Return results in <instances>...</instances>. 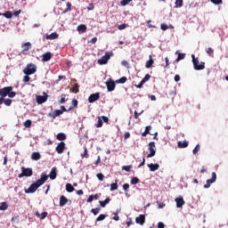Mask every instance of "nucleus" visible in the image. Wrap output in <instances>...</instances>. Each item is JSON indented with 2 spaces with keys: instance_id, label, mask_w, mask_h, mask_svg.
I'll return each instance as SVG.
<instances>
[{
  "instance_id": "f257e3e1",
  "label": "nucleus",
  "mask_w": 228,
  "mask_h": 228,
  "mask_svg": "<svg viewBox=\"0 0 228 228\" xmlns=\"http://www.w3.org/2000/svg\"><path fill=\"white\" fill-rule=\"evenodd\" d=\"M8 97V99H4L5 97ZM17 95L16 92H13V86H6L0 89V105L5 104L6 106H12V101L11 99H13Z\"/></svg>"
},
{
  "instance_id": "f03ea898",
  "label": "nucleus",
  "mask_w": 228,
  "mask_h": 228,
  "mask_svg": "<svg viewBox=\"0 0 228 228\" xmlns=\"http://www.w3.org/2000/svg\"><path fill=\"white\" fill-rule=\"evenodd\" d=\"M48 179L49 176L45 173H42L40 179L32 183L28 189H25V193H35V191H37Z\"/></svg>"
},
{
  "instance_id": "7ed1b4c3",
  "label": "nucleus",
  "mask_w": 228,
  "mask_h": 228,
  "mask_svg": "<svg viewBox=\"0 0 228 228\" xmlns=\"http://www.w3.org/2000/svg\"><path fill=\"white\" fill-rule=\"evenodd\" d=\"M192 58V63L195 70H204L206 69V63L205 62H200L199 64V59L195 58V55H191Z\"/></svg>"
},
{
  "instance_id": "20e7f679",
  "label": "nucleus",
  "mask_w": 228,
  "mask_h": 228,
  "mask_svg": "<svg viewBox=\"0 0 228 228\" xmlns=\"http://www.w3.org/2000/svg\"><path fill=\"white\" fill-rule=\"evenodd\" d=\"M37 72V65L33 63H28L26 68L23 69V73L26 74V76H31Z\"/></svg>"
},
{
  "instance_id": "39448f33",
  "label": "nucleus",
  "mask_w": 228,
  "mask_h": 228,
  "mask_svg": "<svg viewBox=\"0 0 228 228\" xmlns=\"http://www.w3.org/2000/svg\"><path fill=\"white\" fill-rule=\"evenodd\" d=\"M33 175V169L31 167H21V173L18 175V177H31Z\"/></svg>"
},
{
  "instance_id": "423d86ee",
  "label": "nucleus",
  "mask_w": 228,
  "mask_h": 228,
  "mask_svg": "<svg viewBox=\"0 0 228 228\" xmlns=\"http://www.w3.org/2000/svg\"><path fill=\"white\" fill-rule=\"evenodd\" d=\"M111 56H113V52H106L105 54L98 60L99 65H106Z\"/></svg>"
},
{
  "instance_id": "0eeeda50",
  "label": "nucleus",
  "mask_w": 228,
  "mask_h": 228,
  "mask_svg": "<svg viewBox=\"0 0 228 228\" xmlns=\"http://www.w3.org/2000/svg\"><path fill=\"white\" fill-rule=\"evenodd\" d=\"M148 146V151L150 153L147 155V158H154V156H156V142H149Z\"/></svg>"
},
{
  "instance_id": "6e6552de",
  "label": "nucleus",
  "mask_w": 228,
  "mask_h": 228,
  "mask_svg": "<svg viewBox=\"0 0 228 228\" xmlns=\"http://www.w3.org/2000/svg\"><path fill=\"white\" fill-rule=\"evenodd\" d=\"M43 95H37V104H44V102H47V99L49 97V95H47V93L44 92L43 93Z\"/></svg>"
},
{
  "instance_id": "1a4fd4ad",
  "label": "nucleus",
  "mask_w": 228,
  "mask_h": 228,
  "mask_svg": "<svg viewBox=\"0 0 228 228\" xmlns=\"http://www.w3.org/2000/svg\"><path fill=\"white\" fill-rule=\"evenodd\" d=\"M216 173L213 172L211 179L207 180V184L204 185V188L205 189L210 188L211 184H213V183H216Z\"/></svg>"
},
{
  "instance_id": "9d476101",
  "label": "nucleus",
  "mask_w": 228,
  "mask_h": 228,
  "mask_svg": "<svg viewBox=\"0 0 228 228\" xmlns=\"http://www.w3.org/2000/svg\"><path fill=\"white\" fill-rule=\"evenodd\" d=\"M65 149H66L65 142H61L56 146L55 151H56L57 154H63V152H65Z\"/></svg>"
},
{
  "instance_id": "9b49d317",
  "label": "nucleus",
  "mask_w": 228,
  "mask_h": 228,
  "mask_svg": "<svg viewBox=\"0 0 228 228\" xmlns=\"http://www.w3.org/2000/svg\"><path fill=\"white\" fill-rule=\"evenodd\" d=\"M99 99H101V94L99 93H95L89 96L88 101L93 103L95 102V101H99Z\"/></svg>"
},
{
  "instance_id": "f8f14e48",
  "label": "nucleus",
  "mask_w": 228,
  "mask_h": 228,
  "mask_svg": "<svg viewBox=\"0 0 228 228\" xmlns=\"http://www.w3.org/2000/svg\"><path fill=\"white\" fill-rule=\"evenodd\" d=\"M21 47H22V51H21L22 54H26L27 53L29 52V49H31V43L27 42L23 44Z\"/></svg>"
},
{
  "instance_id": "ddd939ff",
  "label": "nucleus",
  "mask_w": 228,
  "mask_h": 228,
  "mask_svg": "<svg viewBox=\"0 0 228 228\" xmlns=\"http://www.w3.org/2000/svg\"><path fill=\"white\" fill-rule=\"evenodd\" d=\"M68 203H69V199H67V197H65L64 195H61L60 197L59 206L61 208H63V206H66Z\"/></svg>"
},
{
  "instance_id": "4468645a",
  "label": "nucleus",
  "mask_w": 228,
  "mask_h": 228,
  "mask_svg": "<svg viewBox=\"0 0 228 228\" xmlns=\"http://www.w3.org/2000/svg\"><path fill=\"white\" fill-rule=\"evenodd\" d=\"M148 168L150 169V172H156V170H159V164L158 163L148 164Z\"/></svg>"
},
{
  "instance_id": "2eb2a0df",
  "label": "nucleus",
  "mask_w": 228,
  "mask_h": 228,
  "mask_svg": "<svg viewBox=\"0 0 228 228\" xmlns=\"http://www.w3.org/2000/svg\"><path fill=\"white\" fill-rule=\"evenodd\" d=\"M135 223L139 224V225H143L145 224V215H140L135 218Z\"/></svg>"
},
{
  "instance_id": "dca6fc26",
  "label": "nucleus",
  "mask_w": 228,
  "mask_h": 228,
  "mask_svg": "<svg viewBox=\"0 0 228 228\" xmlns=\"http://www.w3.org/2000/svg\"><path fill=\"white\" fill-rule=\"evenodd\" d=\"M175 201L176 202V208H183L184 206V199L181 196L176 198Z\"/></svg>"
},
{
  "instance_id": "f3484780",
  "label": "nucleus",
  "mask_w": 228,
  "mask_h": 228,
  "mask_svg": "<svg viewBox=\"0 0 228 228\" xmlns=\"http://www.w3.org/2000/svg\"><path fill=\"white\" fill-rule=\"evenodd\" d=\"M108 92H113L115 90V81H110L106 83Z\"/></svg>"
},
{
  "instance_id": "a211bd4d",
  "label": "nucleus",
  "mask_w": 228,
  "mask_h": 228,
  "mask_svg": "<svg viewBox=\"0 0 228 228\" xmlns=\"http://www.w3.org/2000/svg\"><path fill=\"white\" fill-rule=\"evenodd\" d=\"M53 58L51 52H47L42 55V61H49Z\"/></svg>"
},
{
  "instance_id": "6ab92c4d",
  "label": "nucleus",
  "mask_w": 228,
  "mask_h": 228,
  "mask_svg": "<svg viewBox=\"0 0 228 228\" xmlns=\"http://www.w3.org/2000/svg\"><path fill=\"white\" fill-rule=\"evenodd\" d=\"M86 29L87 27L85 24H80L77 26V30L78 31V33L83 34V33H86Z\"/></svg>"
},
{
  "instance_id": "aec40b11",
  "label": "nucleus",
  "mask_w": 228,
  "mask_h": 228,
  "mask_svg": "<svg viewBox=\"0 0 228 228\" xmlns=\"http://www.w3.org/2000/svg\"><path fill=\"white\" fill-rule=\"evenodd\" d=\"M59 37L60 35H58V33L53 32L46 36V40H56Z\"/></svg>"
},
{
  "instance_id": "412c9836",
  "label": "nucleus",
  "mask_w": 228,
  "mask_h": 228,
  "mask_svg": "<svg viewBox=\"0 0 228 228\" xmlns=\"http://www.w3.org/2000/svg\"><path fill=\"white\" fill-rule=\"evenodd\" d=\"M40 158H42V155L40 154V152H33L31 155V159L33 161H38V159H40Z\"/></svg>"
},
{
  "instance_id": "4be33fe9",
  "label": "nucleus",
  "mask_w": 228,
  "mask_h": 228,
  "mask_svg": "<svg viewBox=\"0 0 228 228\" xmlns=\"http://www.w3.org/2000/svg\"><path fill=\"white\" fill-rule=\"evenodd\" d=\"M56 170H57L56 167L52 168V170L48 175V177H50V179H52V180L56 179V175H58V174L56 173Z\"/></svg>"
},
{
  "instance_id": "5701e85b",
  "label": "nucleus",
  "mask_w": 228,
  "mask_h": 228,
  "mask_svg": "<svg viewBox=\"0 0 228 228\" xmlns=\"http://www.w3.org/2000/svg\"><path fill=\"white\" fill-rule=\"evenodd\" d=\"M149 58V61H147L145 64L146 69H151V67L154 65V60L152 59V55H150Z\"/></svg>"
},
{
  "instance_id": "b1692460",
  "label": "nucleus",
  "mask_w": 228,
  "mask_h": 228,
  "mask_svg": "<svg viewBox=\"0 0 228 228\" xmlns=\"http://www.w3.org/2000/svg\"><path fill=\"white\" fill-rule=\"evenodd\" d=\"M110 202H111V199L106 198L105 200H100L99 204L102 208H106V205L110 204Z\"/></svg>"
},
{
  "instance_id": "393cba45",
  "label": "nucleus",
  "mask_w": 228,
  "mask_h": 228,
  "mask_svg": "<svg viewBox=\"0 0 228 228\" xmlns=\"http://www.w3.org/2000/svg\"><path fill=\"white\" fill-rule=\"evenodd\" d=\"M57 140H59V142H63L65 140H67V135L64 133H59L56 136Z\"/></svg>"
},
{
  "instance_id": "a878e982",
  "label": "nucleus",
  "mask_w": 228,
  "mask_h": 228,
  "mask_svg": "<svg viewBox=\"0 0 228 228\" xmlns=\"http://www.w3.org/2000/svg\"><path fill=\"white\" fill-rule=\"evenodd\" d=\"M177 146L179 149H186L188 147V141L178 142Z\"/></svg>"
},
{
  "instance_id": "bb28decb",
  "label": "nucleus",
  "mask_w": 228,
  "mask_h": 228,
  "mask_svg": "<svg viewBox=\"0 0 228 228\" xmlns=\"http://www.w3.org/2000/svg\"><path fill=\"white\" fill-rule=\"evenodd\" d=\"M175 54H178L175 61H181V60H184V58H186V53H179V51H176Z\"/></svg>"
},
{
  "instance_id": "cd10ccee",
  "label": "nucleus",
  "mask_w": 228,
  "mask_h": 228,
  "mask_svg": "<svg viewBox=\"0 0 228 228\" xmlns=\"http://www.w3.org/2000/svg\"><path fill=\"white\" fill-rule=\"evenodd\" d=\"M60 115H63V111H61V110H53L52 117L53 118H56V117H60Z\"/></svg>"
},
{
  "instance_id": "c85d7f7f",
  "label": "nucleus",
  "mask_w": 228,
  "mask_h": 228,
  "mask_svg": "<svg viewBox=\"0 0 228 228\" xmlns=\"http://www.w3.org/2000/svg\"><path fill=\"white\" fill-rule=\"evenodd\" d=\"M36 216H37V218H40V220H45L47 217V212H43L42 214L37 212Z\"/></svg>"
},
{
  "instance_id": "c756f323",
  "label": "nucleus",
  "mask_w": 228,
  "mask_h": 228,
  "mask_svg": "<svg viewBox=\"0 0 228 228\" xmlns=\"http://www.w3.org/2000/svg\"><path fill=\"white\" fill-rule=\"evenodd\" d=\"M70 92H72L73 94H77L79 92V85L74 84L72 86V88L70 89Z\"/></svg>"
},
{
  "instance_id": "7c9ffc66",
  "label": "nucleus",
  "mask_w": 228,
  "mask_h": 228,
  "mask_svg": "<svg viewBox=\"0 0 228 228\" xmlns=\"http://www.w3.org/2000/svg\"><path fill=\"white\" fill-rule=\"evenodd\" d=\"M152 129V126H148L145 127V131L142 134V136H147L148 134H151V130Z\"/></svg>"
},
{
  "instance_id": "2f4dec72",
  "label": "nucleus",
  "mask_w": 228,
  "mask_h": 228,
  "mask_svg": "<svg viewBox=\"0 0 228 228\" xmlns=\"http://www.w3.org/2000/svg\"><path fill=\"white\" fill-rule=\"evenodd\" d=\"M67 8L63 11V13H68V12H72V4L68 2L66 4Z\"/></svg>"
},
{
  "instance_id": "473e14b6",
  "label": "nucleus",
  "mask_w": 228,
  "mask_h": 228,
  "mask_svg": "<svg viewBox=\"0 0 228 228\" xmlns=\"http://www.w3.org/2000/svg\"><path fill=\"white\" fill-rule=\"evenodd\" d=\"M74 190H76V189L74 188V186H72V184H70V183L66 184V191H68V193H72V191H74Z\"/></svg>"
},
{
  "instance_id": "72a5a7b5",
  "label": "nucleus",
  "mask_w": 228,
  "mask_h": 228,
  "mask_svg": "<svg viewBox=\"0 0 228 228\" xmlns=\"http://www.w3.org/2000/svg\"><path fill=\"white\" fill-rule=\"evenodd\" d=\"M6 209H8V203L2 202L0 206V211H6Z\"/></svg>"
},
{
  "instance_id": "f704fd0d",
  "label": "nucleus",
  "mask_w": 228,
  "mask_h": 228,
  "mask_svg": "<svg viewBox=\"0 0 228 228\" xmlns=\"http://www.w3.org/2000/svg\"><path fill=\"white\" fill-rule=\"evenodd\" d=\"M3 15L5 17V19H12V17H13V13H12L10 11H6L4 13H3Z\"/></svg>"
},
{
  "instance_id": "c9c22d12",
  "label": "nucleus",
  "mask_w": 228,
  "mask_h": 228,
  "mask_svg": "<svg viewBox=\"0 0 228 228\" xmlns=\"http://www.w3.org/2000/svg\"><path fill=\"white\" fill-rule=\"evenodd\" d=\"M115 190H118V184L117 183V180L114 183L110 184V191H115Z\"/></svg>"
},
{
  "instance_id": "e433bc0d",
  "label": "nucleus",
  "mask_w": 228,
  "mask_h": 228,
  "mask_svg": "<svg viewBox=\"0 0 228 228\" xmlns=\"http://www.w3.org/2000/svg\"><path fill=\"white\" fill-rule=\"evenodd\" d=\"M183 0H175V8H181L183 6Z\"/></svg>"
},
{
  "instance_id": "4c0bfd02",
  "label": "nucleus",
  "mask_w": 228,
  "mask_h": 228,
  "mask_svg": "<svg viewBox=\"0 0 228 228\" xmlns=\"http://www.w3.org/2000/svg\"><path fill=\"white\" fill-rule=\"evenodd\" d=\"M119 213H120V210L118 209L114 213V216L112 218L113 220H115V222H118V220H120V217L118 216Z\"/></svg>"
},
{
  "instance_id": "58836bf2",
  "label": "nucleus",
  "mask_w": 228,
  "mask_h": 228,
  "mask_svg": "<svg viewBox=\"0 0 228 228\" xmlns=\"http://www.w3.org/2000/svg\"><path fill=\"white\" fill-rule=\"evenodd\" d=\"M31 124H32L31 120H30V119H28V120H26V121L23 123V126H24V127H26L27 129H29V127H31Z\"/></svg>"
},
{
  "instance_id": "ea45409f",
  "label": "nucleus",
  "mask_w": 228,
  "mask_h": 228,
  "mask_svg": "<svg viewBox=\"0 0 228 228\" xmlns=\"http://www.w3.org/2000/svg\"><path fill=\"white\" fill-rule=\"evenodd\" d=\"M206 53L207 54H208V56H213V54L215 53V50H213V48L211 47H208L207 48Z\"/></svg>"
},
{
  "instance_id": "a19ab883",
  "label": "nucleus",
  "mask_w": 228,
  "mask_h": 228,
  "mask_svg": "<svg viewBox=\"0 0 228 228\" xmlns=\"http://www.w3.org/2000/svg\"><path fill=\"white\" fill-rule=\"evenodd\" d=\"M127 81V77H122L121 78H119L118 80L116 81V83H119L121 85H124V83H126Z\"/></svg>"
},
{
  "instance_id": "79ce46f5",
  "label": "nucleus",
  "mask_w": 228,
  "mask_h": 228,
  "mask_svg": "<svg viewBox=\"0 0 228 228\" xmlns=\"http://www.w3.org/2000/svg\"><path fill=\"white\" fill-rule=\"evenodd\" d=\"M131 168H133L132 165L122 167V170H125L126 172H131Z\"/></svg>"
},
{
  "instance_id": "37998d69",
  "label": "nucleus",
  "mask_w": 228,
  "mask_h": 228,
  "mask_svg": "<svg viewBox=\"0 0 228 228\" xmlns=\"http://www.w3.org/2000/svg\"><path fill=\"white\" fill-rule=\"evenodd\" d=\"M100 211H101V208H92V209H91V213H93V215H94V216L99 215V212H100Z\"/></svg>"
},
{
  "instance_id": "c03bdc74",
  "label": "nucleus",
  "mask_w": 228,
  "mask_h": 228,
  "mask_svg": "<svg viewBox=\"0 0 228 228\" xmlns=\"http://www.w3.org/2000/svg\"><path fill=\"white\" fill-rule=\"evenodd\" d=\"M199 151H200V145L197 144L195 148L193 149L192 152L194 155H197L199 153Z\"/></svg>"
},
{
  "instance_id": "a18cd8bd",
  "label": "nucleus",
  "mask_w": 228,
  "mask_h": 228,
  "mask_svg": "<svg viewBox=\"0 0 228 228\" xmlns=\"http://www.w3.org/2000/svg\"><path fill=\"white\" fill-rule=\"evenodd\" d=\"M121 65H123V67H126V69H131V66L129 65V62L127 61H122Z\"/></svg>"
},
{
  "instance_id": "49530a36",
  "label": "nucleus",
  "mask_w": 228,
  "mask_h": 228,
  "mask_svg": "<svg viewBox=\"0 0 228 228\" xmlns=\"http://www.w3.org/2000/svg\"><path fill=\"white\" fill-rule=\"evenodd\" d=\"M81 156L82 158H89L90 155H88V149L86 147L84 148V154Z\"/></svg>"
},
{
  "instance_id": "de8ad7c7",
  "label": "nucleus",
  "mask_w": 228,
  "mask_h": 228,
  "mask_svg": "<svg viewBox=\"0 0 228 228\" xmlns=\"http://www.w3.org/2000/svg\"><path fill=\"white\" fill-rule=\"evenodd\" d=\"M106 218V215H100L97 218H96V222H102V220H104Z\"/></svg>"
},
{
  "instance_id": "09e8293b",
  "label": "nucleus",
  "mask_w": 228,
  "mask_h": 228,
  "mask_svg": "<svg viewBox=\"0 0 228 228\" xmlns=\"http://www.w3.org/2000/svg\"><path fill=\"white\" fill-rule=\"evenodd\" d=\"M131 1H133V0H122L120 2V4H121V6H127V4H129V3H131Z\"/></svg>"
},
{
  "instance_id": "8fccbe9b",
  "label": "nucleus",
  "mask_w": 228,
  "mask_h": 228,
  "mask_svg": "<svg viewBox=\"0 0 228 228\" xmlns=\"http://www.w3.org/2000/svg\"><path fill=\"white\" fill-rule=\"evenodd\" d=\"M61 111H62V113L64 111H72V110H74V107H69L68 110L65 108V106H61Z\"/></svg>"
},
{
  "instance_id": "3c124183",
  "label": "nucleus",
  "mask_w": 228,
  "mask_h": 228,
  "mask_svg": "<svg viewBox=\"0 0 228 228\" xmlns=\"http://www.w3.org/2000/svg\"><path fill=\"white\" fill-rule=\"evenodd\" d=\"M140 183V179L138 177H134L131 180V184H138Z\"/></svg>"
},
{
  "instance_id": "603ef678",
  "label": "nucleus",
  "mask_w": 228,
  "mask_h": 228,
  "mask_svg": "<svg viewBox=\"0 0 228 228\" xmlns=\"http://www.w3.org/2000/svg\"><path fill=\"white\" fill-rule=\"evenodd\" d=\"M149 79H151V76L149 74H146L145 77L141 81L145 85V83H147Z\"/></svg>"
},
{
  "instance_id": "864d4df0",
  "label": "nucleus",
  "mask_w": 228,
  "mask_h": 228,
  "mask_svg": "<svg viewBox=\"0 0 228 228\" xmlns=\"http://www.w3.org/2000/svg\"><path fill=\"white\" fill-rule=\"evenodd\" d=\"M96 177L99 181H104V175H102V173H98Z\"/></svg>"
},
{
  "instance_id": "5fc2aeb1",
  "label": "nucleus",
  "mask_w": 228,
  "mask_h": 228,
  "mask_svg": "<svg viewBox=\"0 0 228 228\" xmlns=\"http://www.w3.org/2000/svg\"><path fill=\"white\" fill-rule=\"evenodd\" d=\"M142 113H143V110H142L140 113H138V111L134 110V118L135 119H138L139 117H140V115H142Z\"/></svg>"
},
{
  "instance_id": "6e6d98bb",
  "label": "nucleus",
  "mask_w": 228,
  "mask_h": 228,
  "mask_svg": "<svg viewBox=\"0 0 228 228\" xmlns=\"http://www.w3.org/2000/svg\"><path fill=\"white\" fill-rule=\"evenodd\" d=\"M65 97H67V94L61 95V101H60L61 104H65V102H66Z\"/></svg>"
},
{
  "instance_id": "4d7b16f0",
  "label": "nucleus",
  "mask_w": 228,
  "mask_h": 228,
  "mask_svg": "<svg viewBox=\"0 0 228 228\" xmlns=\"http://www.w3.org/2000/svg\"><path fill=\"white\" fill-rule=\"evenodd\" d=\"M71 104H72L71 108H77V104H78L77 100L73 99L71 102Z\"/></svg>"
},
{
  "instance_id": "13d9d810",
  "label": "nucleus",
  "mask_w": 228,
  "mask_h": 228,
  "mask_svg": "<svg viewBox=\"0 0 228 228\" xmlns=\"http://www.w3.org/2000/svg\"><path fill=\"white\" fill-rule=\"evenodd\" d=\"M126 28H127V24L123 23L121 25H118V29H119V31H122V29H126Z\"/></svg>"
},
{
  "instance_id": "bf43d9fd",
  "label": "nucleus",
  "mask_w": 228,
  "mask_h": 228,
  "mask_svg": "<svg viewBox=\"0 0 228 228\" xmlns=\"http://www.w3.org/2000/svg\"><path fill=\"white\" fill-rule=\"evenodd\" d=\"M31 77H29V75L24 76L23 81L24 83H29Z\"/></svg>"
},
{
  "instance_id": "052dcab7",
  "label": "nucleus",
  "mask_w": 228,
  "mask_h": 228,
  "mask_svg": "<svg viewBox=\"0 0 228 228\" xmlns=\"http://www.w3.org/2000/svg\"><path fill=\"white\" fill-rule=\"evenodd\" d=\"M102 126V118H98V122L96 124V127H101Z\"/></svg>"
},
{
  "instance_id": "680f3d73",
  "label": "nucleus",
  "mask_w": 228,
  "mask_h": 228,
  "mask_svg": "<svg viewBox=\"0 0 228 228\" xmlns=\"http://www.w3.org/2000/svg\"><path fill=\"white\" fill-rule=\"evenodd\" d=\"M157 204H158V208L159 209H163V208H165V203H161L159 201H157Z\"/></svg>"
},
{
  "instance_id": "e2e57ef3",
  "label": "nucleus",
  "mask_w": 228,
  "mask_h": 228,
  "mask_svg": "<svg viewBox=\"0 0 228 228\" xmlns=\"http://www.w3.org/2000/svg\"><path fill=\"white\" fill-rule=\"evenodd\" d=\"M160 28L162 29V31H167V29H168V25L161 24Z\"/></svg>"
},
{
  "instance_id": "0e129e2a",
  "label": "nucleus",
  "mask_w": 228,
  "mask_h": 228,
  "mask_svg": "<svg viewBox=\"0 0 228 228\" xmlns=\"http://www.w3.org/2000/svg\"><path fill=\"white\" fill-rule=\"evenodd\" d=\"M123 190H124L125 191H129V183H125V184L123 185Z\"/></svg>"
},
{
  "instance_id": "69168bd1",
  "label": "nucleus",
  "mask_w": 228,
  "mask_h": 228,
  "mask_svg": "<svg viewBox=\"0 0 228 228\" xmlns=\"http://www.w3.org/2000/svg\"><path fill=\"white\" fill-rule=\"evenodd\" d=\"M211 3H213V4H222V0H211Z\"/></svg>"
},
{
  "instance_id": "338daca9",
  "label": "nucleus",
  "mask_w": 228,
  "mask_h": 228,
  "mask_svg": "<svg viewBox=\"0 0 228 228\" xmlns=\"http://www.w3.org/2000/svg\"><path fill=\"white\" fill-rule=\"evenodd\" d=\"M95 5L94 4H90L89 6L87 7L88 12H91L92 10H94Z\"/></svg>"
},
{
  "instance_id": "774afa93",
  "label": "nucleus",
  "mask_w": 228,
  "mask_h": 228,
  "mask_svg": "<svg viewBox=\"0 0 228 228\" xmlns=\"http://www.w3.org/2000/svg\"><path fill=\"white\" fill-rule=\"evenodd\" d=\"M158 228H165V224L161 222L158 223Z\"/></svg>"
}]
</instances>
